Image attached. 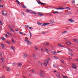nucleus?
Returning <instances> with one entry per match:
<instances>
[{
    "mask_svg": "<svg viewBox=\"0 0 78 78\" xmlns=\"http://www.w3.org/2000/svg\"><path fill=\"white\" fill-rule=\"evenodd\" d=\"M37 2L39 5H41L42 3V2H41V1H40V0H38Z\"/></svg>",
    "mask_w": 78,
    "mask_h": 78,
    "instance_id": "1a4fd4ad",
    "label": "nucleus"
},
{
    "mask_svg": "<svg viewBox=\"0 0 78 78\" xmlns=\"http://www.w3.org/2000/svg\"><path fill=\"white\" fill-rule=\"evenodd\" d=\"M7 71H8V72H9L10 70H11V68L9 67H7Z\"/></svg>",
    "mask_w": 78,
    "mask_h": 78,
    "instance_id": "9d476101",
    "label": "nucleus"
},
{
    "mask_svg": "<svg viewBox=\"0 0 78 78\" xmlns=\"http://www.w3.org/2000/svg\"><path fill=\"white\" fill-rule=\"evenodd\" d=\"M75 61H77L78 62V59H76L75 60Z\"/></svg>",
    "mask_w": 78,
    "mask_h": 78,
    "instance_id": "680f3d73",
    "label": "nucleus"
},
{
    "mask_svg": "<svg viewBox=\"0 0 78 78\" xmlns=\"http://www.w3.org/2000/svg\"><path fill=\"white\" fill-rule=\"evenodd\" d=\"M52 14H59V12L58 11H55L52 12Z\"/></svg>",
    "mask_w": 78,
    "mask_h": 78,
    "instance_id": "ddd939ff",
    "label": "nucleus"
},
{
    "mask_svg": "<svg viewBox=\"0 0 78 78\" xmlns=\"http://www.w3.org/2000/svg\"><path fill=\"white\" fill-rule=\"evenodd\" d=\"M61 61V62H62V63H64V61L62 60Z\"/></svg>",
    "mask_w": 78,
    "mask_h": 78,
    "instance_id": "4d7b16f0",
    "label": "nucleus"
},
{
    "mask_svg": "<svg viewBox=\"0 0 78 78\" xmlns=\"http://www.w3.org/2000/svg\"><path fill=\"white\" fill-rule=\"evenodd\" d=\"M69 59H72V58L71 57H69Z\"/></svg>",
    "mask_w": 78,
    "mask_h": 78,
    "instance_id": "69168bd1",
    "label": "nucleus"
},
{
    "mask_svg": "<svg viewBox=\"0 0 78 78\" xmlns=\"http://www.w3.org/2000/svg\"><path fill=\"white\" fill-rule=\"evenodd\" d=\"M9 28H11V26H10L9 25Z\"/></svg>",
    "mask_w": 78,
    "mask_h": 78,
    "instance_id": "e2e57ef3",
    "label": "nucleus"
},
{
    "mask_svg": "<svg viewBox=\"0 0 78 78\" xmlns=\"http://www.w3.org/2000/svg\"><path fill=\"white\" fill-rule=\"evenodd\" d=\"M22 6L23 7V8H24V9H26V6H25V5H22Z\"/></svg>",
    "mask_w": 78,
    "mask_h": 78,
    "instance_id": "4be33fe9",
    "label": "nucleus"
},
{
    "mask_svg": "<svg viewBox=\"0 0 78 78\" xmlns=\"http://www.w3.org/2000/svg\"><path fill=\"white\" fill-rule=\"evenodd\" d=\"M38 73L42 77H44V75H43V71H41L40 72Z\"/></svg>",
    "mask_w": 78,
    "mask_h": 78,
    "instance_id": "f257e3e1",
    "label": "nucleus"
},
{
    "mask_svg": "<svg viewBox=\"0 0 78 78\" xmlns=\"http://www.w3.org/2000/svg\"><path fill=\"white\" fill-rule=\"evenodd\" d=\"M50 23H43L42 24V26H45L47 25H50Z\"/></svg>",
    "mask_w": 78,
    "mask_h": 78,
    "instance_id": "39448f33",
    "label": "nucleus"
},
{
    "mask_svg": "<svg viewBox=\"0 0 78 78\" xmlns=\"http://www.w3.org/2000/svg\"><path fill=\"white\" fill-rule=\"evenodd\" d=\"M51 23H54V20H51Z\"/></svg>",
    "mask_w": 78,
    "mask_h": 78,
    "instance_id": "cd10ccee",
    "label": "nucleus"
},
{
    "mask_svg": "<svg viewBox=\"0 0 78 78\" xmlns=\"http://www.w3.org/2000/svg\"><path fill=\"white\" fill-rule=\"evenodd\" d=\"M0 8H3V5H0Z\"/></svg>",
    "mask_w": 78,
    "mask_h": 78,
    "instance_id": "6e6d98bb",
    "label": "nucleus"
},
{
    "mask_svg": "<svg viewBox=\"0 0 78 78\" xmlns=\"http://www.w3.org/2000/svg\"><path fill=\"white\" fill-rule=\"evenodd\" d=\"M16 1L17 2V3H18V4H19V5H22V4L20 3V2L19 1L17 0H16Z\"/></svg>",
    "mask_w": 78,
    "mask_h": 78,
    "instance_id": "dca6fc26",
    "label": "nucleus"
},
{
    "mask_svg": "<svg viewBox=\"0 0 78 78\" xmlns=\"http://www.w3.org/2000/svg\"><path fill=\"white\" fill-rule=\"evenodd\" d=\"M66 44H67V45H71L72 44L70 42H66Z\"/></svg>",
    "mask_w": 78,
    "mask_h": 78,
    "instance_id": "f3484780",
    "label": "nucleus"
},
{
    "mask_svg": "<svg viewBox=\"0 0 78 78\" xmlns=\"http://www.w3.org/2000/svg\"><path fill=\"white\" fill-rule=\"evenodd\" d=\"M46 62H47V64H49V62L48 61V60H47Z\"/></svg>",
    "mask_w": 78,
    "mask_h": 78,
    "instance_id": "49530a36",
    "label": "nucleus"
},
{
    "mask_svg": "<svg viewBox=\"0 0 78 78\" xmlns=\"http://www.w3.org/2000/svg\"><path fill=\"white\" fill-rule=\"evenodd\" d=\"M15 64L16 63H13V64H12L13 66H14V65H15Z\"/></svg>",
    "mask_w": 78,
    "mask_h": 78,
    "instance_id": "0e129e2a",
    "label": "nucleus"
},
{
    "mask_svg": "<svg viewBox=\"0 0 78 78\" xmlns=\"http://www.w3.org/2000/svg\"><path fill=\"white\" fill-rule=\"evenodd\" d=\"M1 60L2 61H3V58H1Z\"/></svg>",
    "mask_w": 78,
    "mask_h": 78,
    "instance_id": "774afa93",
    "label": "nucleus"
},
{
    "mask_svg": "<svg viewBox=\"0 0 78 78\" xmlns=\"http://www.w3.org/2000/svg\"><path fill=\"white\" fill-rule=\"evenodd\" d=\"M33 12V11L31 10H29V12L30 13H32V12Z\"/></svg>",
    "mask_w": 78,
    "mask_h": 78,
    "instance_id": "09e8293b",
    "label": "nucleus"
},
{
    "mask_svg": "<svg viewBox=\"0 0 78 78\" xmlns=\"http://www.w3.org/2000/svg\"><path fill=\"white\" fill-rule=\"evenodd\" d=\"M28 38L27 37H26L24 40V41H25V42H27V41H28Z\"/></svg>",
    "mask_w": 78,
    "mask_h": 78,
    "instance_id": "2eb2a0df",
    "label": "nucleus"
},
{
    "mask_svg": "<svg viewBox=\"0 0 78 78\" xmlns=\"http://www.w3.org/2000/svg\"><path fill=\"white\" fill-rule=\"evenodd\" d=\"M68 21H69L70 22H71V23H73V22H74V20L72 19L68 20Z\"/></svg>",
    "mask_w": 78,
    "mask_h": 78,
    "instance_id": "9b49d317",
    "label": "nucleus"
},
{
    "mask_svg": "<svg viewBox=\"0 0 78 78\" xmlns=\"http://www.w3.org/2000/svg\"><path fill=\"white\" fill-rule=\"evenodd\" d=\"M66 33H67V31H65L63 32H62V34H65Z\"/></svg>",
    "mask_w": 78,
    "mask_h": 78,
    "instance_id": "c756f323",
    "label": "nucleus"
},
{
    "mask_svg": "<svg viewBox=\"0 0 78 78\" xmlns=\"http://www.w3.org/2000/svg\"><path fill=\"white\" fill-rule=\"evenodd\" d=\"M32 13L33 14H34L35 15H36V13L35 12H32Z\"/></svg>",
    "mask_w": 78,
    "mask_h": 78,
    "instance_id": "a19ab883",
    "label": "nucleus"
},
{
    "mask_svg": "<svg viewBox=\"0 0 78 78\" xmlns=\"http://www.w3.org/2000/svg\"><path fill=\"white\" fill-rule=\"evenodd\" d=\"M17 65H18V66L21 67V66H22V63H18Z\"/></svg>",
    "mask_w": 78,
    "mask_h": 78,
    "instance_id": "f8f14e48",
    "label": "nucleus"
},
{
    "mask_svg": "<svg viewBox=\"0 0 78 78\" xmlns=\"http://www.w3.org/2000/svg\"><path fill=\"white\" fill-rule=\"evenodd\" d=\"M54 58H55V59H57V58H56V56H54Z\"/></svg>",
    "mask_w": 78,
    "mask_h": 78,
    "instance_id": "052dcab7",
    "label": "nucleus"
},
{
    "mask_svg": "<svg viewBox=\"0 0 78 78\" xmlns=\"http://www.w3.org/2000/svg\"><path fill=\"white\" fill-rule=\"evenodd\" d=\"M1 78H5V76H2Z\"/></svg>",
    "mask_w": 78,
    "mask_h": 78,
    "instance_id": "8fccbe9b",
    "label": "nucleus"
},
{
    "mask_svg": "<svg viewBox=\"0 0 78 78\" xmlns=\"http://www.w3.org/2000/svg\"><path fill=\"white\" fill-rule=\"evenodd\" d=\"M12 42H14V40L13 39H12Z\"/></svg>",
    "mask_w": 78,
    "mask_h": 78,
    "instance_id": "13d9d810",
    "label": "nucleus"
},
{
    "mask_svg": "<svg viewBox=\"0 0 78 78\" xmlns=\"http://www.w3.org/2000/svg\"><path fill=\"white\" fill-rule=\"evenodd\" d=\"M57 77L59 78H61V76H60V75L59 74H58L57 76Z\"/></svg>",
    "mask_w": 78,
    "mask_h": 78,
    "instance_id": "c85d7f7f",
    "label": "nucleus"
},
{
    "mask_svg": "<svg viewBox=\"0 0 78 78\" xmlns=\"http://www.w3.org/2000/svg\"><path fill=\"white\" fill-rule=\"evenodd\" d=\"M54 67H55V68H56V67H58V66L57 65H54Z\"/></svg>",
    "mask_w": 78,
    "mask_h": 78,
    "instance_id": "2f4dec72",
    "label": "nucleus"
},
{
    "mask_svg": "<svg viewBox=\"0 0 78 78\" xmlns=\"http://www.w3.org/2000/svg\"><path fill=\"white\" fill-rule=\"evenodd\" d=\"M34 48H35L36 50H38V48H37V46H35Z\"/></svg>",
    "mask_w": 78,
    "mask_h": 78,
    "instance_id": "bb28decb",
    "label": "nucleus"
},
{
    "mask_svg": "<svg viewBox=\"0 0 78 78\" xmlns=\"http://www.w3.org/2000/svg\"><path fill=\"white\" fill-rule=\"evenodd\" d=\"M41 5H43V6H45V5H46V4L42 3H41Z\"/></svg>",
    "mask_w": 78,
    "mask_h": 78,
    "instance_id": "c9c22d12",
    "label": "nucleus"
},
{
    "mask_svg": "<svg viewBox=\"0 0 78 78\" xmlns=\"http://www.w3.org/2000/svg\"><path fill=\"white\" fill-rule=\"evenodd\" d=\"M7 34H9V35H10V36H11V34H10V33H9L7 32Z\"/></svg>",
    "mask_w": 78,
    "mask_h": 78,
    "instance_id": "3c124183",
    "label": "nucleus"
},
{
    "mask_svg": "<svg viewBox=\"0 0 78 78\" xmlns=\"http://www.w3.org/2000/svg\"><path fill=\"white\" fill-rule=\"evenodd\" d=\"M58 47H63V46H62V45H61L60 44H58Z\"/></svg>",
    "mask_w": 78,
    "mask_h": 78,
    "instance_id": "b1692460",
    "label": "nucleus"
},
{
    "mask_svg": "<svg viewBox=\"0 0 78 78\" xmlns=\"http://www.w3.org/2000/svg\"><path fill=\"white\" fill-rule=\"evenodd\" d=\"M12 27H13V28H15V27L14 26V25H12Z\"/></svg>",
    "mask_w": 78,
    "mask_h": 78,
    "instance_id": "5fc2aeb1",
    "label": "nucleus"
},
{
    "mask_svg": "<svg viewBox=\"0 0 78 78\" xmlns=\"http://www.w3.org/2000/svg\"><path fill=\"white\" fill-rule=\"evenodd\" d=\"M37 23L39 25H42V23L39 22H37Z\"/></svg>",
    "mask_w": 78,
    "mask_h": 78,
    "instance_id": "f704fd0d",
    "label": "nucleus"
},
{
    "mask_svg": "<svg viewBox=\"0 0 78 78\" xmlns=\"http://www.w3.org/2000/svg\"><path fill=\"white\" fill-rule=\"evenodd\" d=\"M1 39L2 40H3V41H5V38H4V37H2L1 38Z\"/></svg>",
    "mask_w": 78,
    "mask_h": 78,
    "instance_id": "a878e982",
    "label": "nucleus"
},
{
    "mask_svg": "<svg viewBox=\"0 0 78 78\" xmlns=\"http://www.w3.org/2000/svg\"><path fill=\"white\" fill-rule=\"evenodd\" d=\"M72 65H73V68L74 69H76V65L75 63H72Z\"/></svg>",
    "mask_w": 78,
    "mask_h": 78,
    "instance_id": "f03ea898",
    "label": "nucleus"
},
{
    "mask_svg": "<svg viewBox=\"0 0 78 78\" xmlns=\"http://www.w3.org/2000/svg\"><path fill=\"white\" fill-rule=\"evenodd\" d=\"M23 58H27L28 56V54L25 53L23 54Z\"/></svg>",
    "mask_w": 78,
    "mask_h": 78,
    "instance_id": "7ed1b4c3",
    "label": "nucleus"
},
{
    "mask_svg": "<svg viewBox=\"0 0 78 78\" xmlns=\"http://www.w3.org/2000/svg\"><path fill=\"white\" fill-rule=\"evenodd\" d=\"M11 30V31H12V32H13V33H14V30H12V27H10Z\"/></svg>",
    "mask_w": 78,
    "mask_h": 78,
    "instance_id": "72a5a7b5",
    "label": "nucleus"
},
{
    "mask_svg": "<svg viewBox=\"0 0 78 78\" xmlns=\"http://www.w3.org/2000/svg\"><path fill=\"white\" fill-rule=\"evenodd\" d=\"M44 64L45 66H46V67H47V63H44Z\"/></svg>",
    "mask_w": 78,
    "mask_h": 78,
    "instance_id": "a18cd8bd",
    "label": "nucleus"
},
{
    "mask_svg": "<svg viewBox=\"0 0 78 78\" xmlns=\"http://www.w3.org/2000/svg\"><path fill=\"white\" fill-rule=\"evenodd\" d=\"M48 33V31L47 32H42V34H46V33Z\"/></svg>",
    "mask_w": 78,
    "mask_h": 78,
    "instance_id": "6ab92c4d",
    "label": "nucleus"
},
{
    "mask_svg": "<svg viewBox=\"0 0 78 78\" xmlns=\"http://www.w3.org/2000/svg\"><path fill=\"white\" fill-rule=\"evenodd\" d=\"M46 43L47 45H49V43H48V42H47Z\"/></svg>",
    "mask_w": 78,
    "mask_h": 78,
    "instance_id": "37998d69",
    "label": "nucleus"
},
{
    "mask_svg": "<svg viewBox=\"0 0 78 78\" xmlns=\"http://www.w3.org/2000/svg\"><path fill=\"white\" fill-rule=\"evenodd\" d=\"M66 8L67 9H68V10H70V8L69 7H66Z\"/></svg>",
    "mask_w": 78,
    "mask_h": 78,
    "instance_id": "c03bdc74",
    "label": "nucleus"
},
{
    "mask_svg": "<svg viewBox=\"0 0 78 78\" xmlns=\"http://www.w3.org/2000/svg\"><path fill=\"white\" fill-rule=\"evenodd\" d=\"M56 9H64V8H55Z\"/></svg>",
    "mask_w": 78,
    "mask_h": 78,
    "instance_id": "393cba45",
    "label": "nucleus"
},
{
    "mask_svg": "<svg viewBox=\"0 0 78 78\" xmlns=\"http://www.w3.org/2000/svg\"><path fill=\"white\" fill-rule=\"evenodd\" d=\"M29 29H30V30H33V27H29Z\"/></svg>",
    "mask_w": 78,
    "mask_h": 78,
    "instance_id": "ea45409f",
    "label": "nucleus"
},
{
    "mask_svg": "<svg viewBox=\"0 0 78 78\" xmlns=\"http://www.w3.org/2000/svg\"><path fill=\"white\" fill-rule=\"evenodd\" d=\"M38 64H39V65H42V63L40 62H38Z\"/></svg>",
    "mask_w": 78,
    "mask_h": 78,
    "instance_id": "7c9ffc66",
    "label": "nucleus"
},
{
    "mask_svg": "<svg viewBox=\"0 0 78 78\" xmlns=\"http://www.w3.org/2000/svg\"><path fill=\"white\" fill-rule=\"evenodd\" d=\"M0 25H3V23L2 21H0Z\"/></svg>",
    "mask_w": 78,
    "mask_h": 78,
    "instance_id": "473e14b6",
    "label": "nucleus"
},
{
    "mask_svg": "<svg viewBox=\"0 0 78 78\" xmlns=\"http://www.w3.org/2000/svg\"><path fill=\"white\" fill-rule=\"evenodd\" d=\"M6 42L8 44H10V42H9L8 41H6Z\"/></svg>",
    "mask_w": 78,
    "mask_h": 78,
    "instance_id": "79ce46f5",
    "label": "nucleus"
},
{
    "mask_svg": "<svg viewBox=\"0 0 78 78\" xmlns=\"http://www.w3.org/2000/svg\"><path fill=\"white\" fill-rule=\"evenodd\" d=\"M27 44H28V45H31V42L30 41H28L27 42Z\"/></svg>",
    "mask_w": 78,
    "mask_h": 78,
    "instance_id": "0eeeda50",
    "label": "nucleus"
},
{
    "mask_svg": "<svg viewBox=\"0 0 78 78\" xmlns=\"http://www.w3.org/2000/svg\"><path fill=\"white\" fill-rule=\"evenodd\" d=\"M25 27H26V28H28V27H29V25H25Z\"/></svg>",
    "mask_w": 78,
    "mask_h": 78,
    "instance_id": "4c0bfd02",
    "label": "nucleus"
},
{
    "mask_svg": "<svg viewBox=\"0 0 78 78\" xmlns=\"http://www.w3.org/2000/svg\"><path fill=\"white\" fill-rule=\"evenodd\" d=\"M2 14L3 15H4V16H5V15L6 16V15H7V13H5V14L4 13V11H2Z\"/></svg>",
    "mask_w": 78,
    "mask_h": 78,
    "instance_id": "5701e85b",
    "label": "nucleus"
},
{
    "mask_svg": "<svg viewBox=\"0 0 78 78\" xmlns=\"http://www.w3.org/2000/svg\"><path fill=\"white\" fill-rule=\"evenodd\" d=\"M30 11V10L29 9H27V10H26V12H29Z\"/></svg>",
    "mask_w": 78,
    "mask_h": 78,
    "instance_id": "58836bf2",
    "label": "nucleus"
},
{
    "mask_svg": "<svg viewBox=\"0 0 78 78\" xmlns=\"http://www.w3.org/2000/svg\"><path fill=\"white\" fill-rule=\"evenodd\" d=\"M33 57H34V59H36V55L34 54H33Z\"/></svg>",
    "mask_w": 78,
    "mask_h": 78,
    "instance_id": "aec40b11",
    "label": "nucleus"
},
{
    "mask_svg": "<svg viewBox=\"0 0 78 78\" xmlns=\"http://www.w3.org/2000/svg\"><path fill=\"white\" fill-rule=\"evenodd\" d=\"M29 33H30V38H31V36H32V34L30 32H29Z\"/></svg>",
    "mask_w": 78,
    "mask_h": 78,
    "instance_id": "e433bc0d",
    "label": "nucleus"
},
{
    "mask_svg": "<svg viewBox=\"0 0 78 78\" xmlns=\"http://www.w3.org/2000/svg\"><path fill=\"white\" fill-rule=\"evenodd\" d=\"M11 48L12 49V50H14V47H11Z\"/></svg>",
    "mask_w": 78,
    "mask_h": 78,
    "instance_id": "de8ad7c7",
    "label": "nucleus"
},
{
    "mask_svg": "<svg viewBox=\"0 0 78 78\" xmlns=\"http://www.w3.org/2000/svg\"><path fill=\"white\" fill-rule=\"evenodd\" d=\"M68 54L69 55H70V56H73V54H72V53L71 52H69Z\"/></svg>",
    "mask_w": 78,
    "mask_h": 78,
    "instance_id": "4468645a",
    "label": "nucleus"
},
{
    "mask_svg": "<svg viewBox=\"0 0 78 78\" xmlns=\"http://www.w3.org/2000/svg\"><path fill=\"white\" fill-rule=\"evenodd\" d=\"M5 37H8V36L7 35H6L5 36Z\"/></svg>",
    "mask_w": 78,
    "mask_h": 78,
    "instance_id": "bf43d9fd",
    "label": "nucleus"
},
{
    "mask_svg": "<svg viewBox=\"0 0 78 78\" xmlns=\"http://www.w3.org/2000/svg\"><path fill=\"white\" fill-rule=\"evenodd\" d=\"M1 45L2 47V48H3L5 47V45H4V44L3 43H1Z\"/></svg>",
    "mask_w": 78,
    "mask_h": 78,
    "instance_id": "6e6552de",
    "label": "nucleus"
},
{
    "mask_svg": "<svg viewBox=\"0 0 78 78\" xmlns=\"http://www.w3.org/2000/svg\"><path fill=\"white\" fill-rule=\"evenodd\" d=\"M52 53H53V54H54V55H56V53L55 51H52Z\"/></svg>",
    "mask_w": 78,
    "mask_h": 78,
    "instance_id": "412c9836",
    "label": "nucleus"
},
{
    "mask_svg": "<svg viewBox=\"0 0 78 78\" xmlns=\"http://www.w3.org/2000/svg\"><path fill=\"white\" fill-rule=\"evenodd\" d=\"M44 50H45L49 54V52H50V51H49V50L47 49L46 48H44Z\"/></svg>",
    "mask_w": 78,
    "mask_h": 78,
    "instance_id": "423d86ee",
    "label": "nucleus"
},
{
    "mask_svg": "<svg viewBox=\"0 0 78 78\" xmlns=\"http://www.w3.org/2000/svg\"><path fill=\"white\" fill-rule=\"evenodd\" d=\"M38 15L40 16H43V13L38 12L37 13Z\"/></svg>",
    "mask_w": 78,
    "mask_h": 78,
    "instance_id": "20e7f679",
    "label": "nucleus"
},
{
    "mask_svg": "<svg viewBox=\"0 0 78 78\" xmlns=\"http://www.w3.org/2000/svg\"><path fill=\"white\" fill-rule=\"evenodd\" d=\"M20 34H23V33H22V32H20Z\"/></svg>",
    "mask_w": 78,
    "mask_h": 78,
    "instance_id": "338daca9",
    "label": "nucleus"
},
{
    "mask_svg": "<svg viewBox=\"0 0 78 78\" xmlns=\"http://www.w3.org/2000/svg\"><path fill=\"white\" fill-rule=\"evenodd\" d=\"M31 71H32V72H33V73H34V71L33 70H31Z\"/></svg>",
    "mask_w": 78,
    "mask_h": 78,
    "instance_id": "864d4df0",
    "label": "nucleus"
},
{
    "mask_svg": "<svg viewBox=\"0 0 78 78\" xmlns=\"http://www.w3.org/2000/svg\"><path fill=\"white\" fill-rule=\"evenodd\" d=\"M75 3V0H73V3Z\"/></svg>",
    "mask_w": 78,
    "mask_h": 78,
    "instance_id": "603ef678",
    "label": "nucleus"
},
{
    "mask_svg": "<svg viewBox=\"0 0 78 78\" xmlns=\"http://www.w3.org/2000/svg\"><path fill=\"white\" fill-rule=\"evenodd\" d=\"M67 49L68 50H69V51H73V50L70 48H67Z\"/></svg>",
    "mask_w": 78,
    "mask_h": 78,
    "instance_id": "a211bd4d",
    "label": "nucleus"
}]
</instances>
